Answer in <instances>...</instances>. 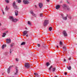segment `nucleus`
<instances>
[{
  "label": "nucleus",
  "instance_id": "1",
  "mask_svg": "<svg viewBox=\"0 0 77 77\" xmlns=\"http://www.w3.org/2000/svg\"><path fill=\"white\" fill-rule=\"evenodd\" d=\"M10 21H11L12 22L14 23H16L17 21H18L19 20L17 19H14L13 16H10L9 18Z\"/></svg>",
  "mask_w": 77,
  "mask_h": 77
},
{
  "label": "nucleus",
  "instance_id": "2",
  "mask_svg": "<svg viewBox=\"0 0 77 77\" xmlns=\"http://www.w3.org/2000/svg\"><path fill=\"white\" fill-rule=\"evenodd\" d=\"M13 7L14 9H18V7L16 5V3L15 1H14L13 3Z\"/></svg>",
  "mask_w": 77,
  "mask_h": 77
},
{
  "label": "nucleus",
  "instance_id": "3",
  "mask_svg": "<svg viewBox=\"0 0 77 77\" xmlns=\"http://www.w3.org/2000/svg\"><path fill=\"white\" fill-rule=\"evenodd\" d=\"M30 64L29 63H26L25 64V68H30Z\"/></svg>",
  "mask_w": 77,
  "mask_h": 77
},
{
  "label": "nucleus",
  "instance_id": "4",
  "mask_svg": "<svg viewBox=\"0 0 77 77\" xmlns=\"http://www.w3.org/2000/svg\"><path fill=\"white\" fill-rule=\"evenodd\" d=\"M48 23H49V21H48V20H45L43 24L44 26H46L47 24H48Z\"/></svg>",
  "mask_w": 77,
  "mask_h": 77
},
{
  "label": "nucleus",
  "instance_id": "5",
  "mask_svg": "<svg viewBox=\"0 0 77 77\" xmlns=\"http://www.w3.org/2000/svg\"><path fill=\"white\" fill-rule=\"evenodd\" d=\"M28 33V31L26 30L24 31L23 32V36H26V34H27Z\"/></svg>",
  "mask_w": 77,
  "mask_h": 77
},
{
  "label": "nucleus",
  "instance_id": "6",
  "mask_svg": "<svg viewBox=\"0 0 77 77\" xmlns=\"http://www.w3.org/2000/svg\"><path fill=\"white\" fill-rule=\"evenodd\" d=\"M23 3L25 4V5H27L29 3V1H28L27 0H24L23 1Z\"/></svg>",
  "mask_w": 77,
  "mask_h": 77
},
{
  "label": "nucleus",
  "instance_id": "7",
  "mask_svg": "<svg viewBox=\"0 0 77 77\" xmlns=\"http://www.w3.org/2000/svg\"><path fill=\"white\" fill-rule=\"evenodd\" d=\"M63 35H64V36H68V35L67 34V33L65 30L63 31Z\"/></svg>",
  "mask_w": 77,
  "mask_h": 77
},
{
  "label": "nucleus",
  "instance_id": "8",
  "mask_svg": "<svg viewBox=\"0 0 77 77\" xmlns=\"http://www.w3.org/2000/svg\"><path fill=\"white\" fill-rule=\"evenodd\" d=\"M6 41L7 42V43L8 44H9V43H11V40L10 39H6Z\"/></svg>",
  "mask_w": 77,
  "mask_h": 77
},
{
  "label": "nucleus",
  "instance_id": "9",
  "mask_svg": "<svg viewBox=\"0 0 77 77\" xmlns=\"http://www.w3.org/2000/svg\"><path fill=\"white\" fill-rule=\"evenodd\" d=\"M11 67H13V66H10L8 69V72L9 74L10 72V69L11 68Z\"/></svg>",
  "mask_w": 77,
  "mask_h": 77
},
{
  "label": "nucleus",
  "instance_id": "10",
  "mask_svg": "<svg viewBox=\"0 0 77 77\" xmlns=\"http://www.w3.org/2000/svg\"><path fill=\"white\" fill-rule=\"evenodd\" d=\"M40 8H42V6H43V4L41 3H40L38 4Z\"/></svg>",
  "mask_w": 77,
  "mask_h": 77
},
{
  "label": "nucleus",
  "instance_id": "11",
  "mask_svg": "<svg viewBox=\"0 0 77 77\" xmlns=\"http://www.w3.org/2000/svg\"><path fill=\"white\" fill-rule=\"evenodd\" d=\"M15 15L16 16H18V11H17V10L15 11Z\"/></svg>",
  "mask_w": 77,
  "mask_h": 77
},
{
  "label": "nucleus",
  "instance_id": "12",
  "mask_svg": "<svg viewBox=\"0 0 77 77\" xmlns=\"http://www.w3.org/2000/svg\"><path fill=\"white\" fill-rule=\"evenodd\" d=\"M60 6L59 5H57L56 6V9H59L60 8Z\"/></svg>",
  "mask_w": 77,
  "mask_h": 77
},
{
  "label": "nucleus",
  "instance_id": "13",
  "mask_svg": "<svg viewBox=\"0 0 77 77\" xmlns=\"http://www.w3.org/2000/svg\"><path fill=\"white\" fill-rule=\"evenodd\" d=\"M5 47H6V45H3L2 47V49H4L5 48Z\"/></svg>",
  "mask_w": 77,
  "mask_h": 77
},
{
  "label": "nucleus",
  "instance_id": "14",
  "mask_svg": "<svg viewBox=\"0 0 77 77\" xmlns=\"http://www.w3.org/2000/svg\"><path fill=\"white\" fill-rule=\"evenodd\" d=\"M63 49L64 51H66V47H65V46L63 47Z\"/></svg>",
  "mask_w": 77,
  "mask_h": 77
},
{
  "label": "nucleus",
  "instance_id": "15",
  "mask_svg": "<svg viewBox=\"0 0 77 77\" xmlns=\"http://www.w3.org/2000/svg\"><path fill=\"white\" fill-rule=\"evenodd\" d=\"M6 33H4L3 34L2 37H5V36H6Z\"/></svg>",
  "mask_w": 77,
  "mask_h": 77
},
{
  "label": "nucleus",
  "instance_id": "16",
  "mask_svg": "<svg viewBox=\"0 0 77 77\" xmlns=\"http://www.w3.org/2000/svg\"><path fill=\"white\" fill-rule=\"evenodd\" d=\"M62 18L64 20H67V17H63Z\"/></svg>",
  "mask_w": 77,
  "mask_h": 77
},
{
  "label": "nucleus",
  "instance_id": "17",
  "mask_svg": "<svg viewBox=\"0 0 77 77\" xmlns=\"http://www.w3.org/2000/svg\"><path fill=\"white\" fill-rule=\"evenodd\" d=\"M50 65V63H49V62H47L46 63V65L47 66H48Z\"/></svg>",
  "mask_w": 77,
  "mask_h": 77
},
{
  "label": "nucleus",
  "instance_id": "18",
  "mask_svg": "<svg viewBox=\"0 0 77 77\" xmlns=\"http://www.w3.org/2000/svg\"><path fill=\"white\" fill-rule=\"evenodd\" d=\"M52 68H53V66H51L50 67H49V71H51V69Z\"/></svg>",
  "mask_w": 77,
  "mask_h": 77
},
{
  "label": "nucleus",
  "instance_id": "19",
  "mask_svg": "<svg viewBox=\"0 0 77 77\" xmlns=\"http://www.w3.org/2000/svg\"><path fill=\"white\" fill-rule=\"evenodd\" d=\"M17 2L18 3H20L21 2V0H17Z\"/></svg>",
  "mask_w": 77,
  "mask_h": 77
},
{
  "label": "nucleus",
  "instance_id": "20",
  "mask_svg": "<svg viewBox=\"0 0 77 77\" xmlns=\"http://www.w3.org/2000/svg\"><path fill=\"white\" fill-rule=\"evenodd\" d=\"M52 71L53 72H54V71H56V67L53 68L52 70Z\"/></svg>",
  "mask_w": 77,
  "mask_h": 77
},
{
  "label": "nucleus",
  "instance_id": "21",
  "mask_svg": "<svg viewBox=\"0 0 77 77\" xmlns=\"http://www.w3.org/2000/svg\"><path fill=\"white\" fill-rule=\"evenodd\" d=\"M25 44H26V42H23L21 43V45H25Z\"/></svg>",
  "mask_w": 77,
  "mask_h": 77
},
{
  "label": "nucleus",
  "instance_id": "22",
  "mask_svg": "<svg viewBox=\"0 0 77 77\" xmlns=\"http://www.w3.org/2000/svg\"><path fill=\"white\" fill-rule=\"evenodd\" d=\"M8 52H5L4 53V55H5V56H8Z\"/></svg>",
  "mask_w": 77,
  "mask_h": 77
},
{
  "label": "nucleus",
  "instance_id": "23",
  "mask_svg": "<svg viewBox=\"0 0 77 77\" xmlns=\"http://www.w3.org/2000/svg\"><path fill=\"white\" fill-rule=\"evenodd\" d=\"M34 75H36V76H37V77H39V76H38V73H34Z\"/></svg>",
  "mask_w": 77,
  "mask_h": 77
},
{
  "label": "nucleus",
  "instance_id": "24",
  "mask_svg": "<svg viewBox=\"0 0 77 77\" xmlns=\"http://www.w3.org/2000/svg\"><path fill=\"white\" fill-rule=\"evenodd\" d=\"M67 68L69 70H71V66H69V67H67Z\"/></svg>",
  "mask_w": 77,
  "mask_h": 77
},
{
  "label": "nucleus",
  "instance_id": "25",
  "mask_svg": "<svg viewBox=\"0 0 77 77\" xmlns=\"http://www.w3.org/2000/svg\"><path fill=\"white\" fill-rule=\"evenodd\" d=\"M14 45V43H12L11 44V47H12Z\"/></svg>",
  "mask_w": 77,
  "mask_h": 77
},
{
  "label": "nucleus",
  "instance_id": "26",
  "mask_svg": "<svg viewBox=\"0 0 77 77\" xmlns=\"http://www.w3.org/2000/svg\"><path fill=\"white\" fill-rule=\"evenodd\" d=\"M5 2L7 3H9V0H5Z\"/></svg>",
  "mask_w": 77,
  "mask_h": 77
},
{
  "label": "nucleus",
  "instance_id": "27",
  "mask_svg": "<svg viewBox=\"0 0 77 77\" xmlns=\"http://www.w3.org/2000/svg\"><path fill=\"white\" fill-rule=\"evenodd\" d=\"M62 44H63L62 42L61 41H60V45L62 46Z\"/></svg>",
  "mask_w": 77,
  "mask_h": 77
},
{
  "label": "nucleus",
  "instance_id": "28",
  "mask_svg": "<svg viewBox=\"0 0 77 77\" xmlns=\"http://www.w3.org/2000/svg\"><path fill=\"white\" fill-rule=\"evenodd\" d=\"M16 72H17V73H18V70L17 69V67H16Z\"/></svg>",
  "mask_w": 77,
  "mask_h": 77
},
{
  "label": "nucleus",
  "instance_id": "29",
  "mask_svg": "<svg viewBox=\"0 0 77 77\" xmlns=\"http://www.w3.org/2000/svg\"><path fill=\"white\" fill-rule=\"evenodd\" d=\"M40 17H43V14L42 13L40 14Z\"/></svg>",
  "mask_w": 77,
  "mask_h": 77
},
{
  "label": "nucleus",
  "instance_id": "30",
  "mask_svg": "<svg viewBox=\"0 0 77 77\" xmlns=\"http://www.w3.org/2000/svg\"><path fill=\"white\" fill-rule=\"evenodd\" d=\"M8 9H9V8H8V7L6 6L5 8V11H8Z\"/></svg>",
  "mask_w": 77,
  "mask_h": 77
},
{
  "label": "nucleus",
  "instance_id": "31",
  "mask_svg": "<svg viewBox=\"0 0 77 77\" xmlns=\"http://www.w3.org/2000/svg\"><path fill=\"white\" fill-rule=\"evenodd\" d=\"M52 29H53V28H52V27H50L49 29V30L50 31H51V30H52Z\"/></svg>",
  "mask_w": 77,
  "mask_h": 77
},
{
  "label": "nucleus",
  "instance_id": "32",
  "mask_svg": "<svg viewBox=\"0 0 77 77\" xmlns=\"http://www.w3.org/2000/svg\"><path fill=\"white\" fill-rule=\"evenodd\" d=\"M63 8H65V7H66V5L64 4L63 6Z\"/></svg>",
  "mask_w": 77,
  "mask_h": 77
},
{
  "label": "nucleus",
  "instance_id": "33",
  "mask_svg": "<svg viewBox=\"0 0 77 77\" xmlns=\"http://www.w3.org/2000/svg\"><path fill=\"white\" fill-rule=\"evenodd\" d=\"M28 24L29 25H31V23L30 22V21H28Z\"/></svg>",
  "mask_w": 77,
  "mask_h": 77
},
{
  "label": "nucleus",
  "instance_id": "34",
  "mask_svg": "<svg viewBox=\"0 0 77 77\" xmlns=\"http://www.w3.org/2000/svg\"><path fill=\"white\" fill-rule=\"evenodd\" d=\"M30 13L31 14H33L34 13L33 12V11H32V10H31L30 11Z\"/></svg>",
  "mask_w": 77,
  "mask_h": 77
},
{
  "label": "nucleus",
  "instance_id": "35",
  "mask_svg": "<svg viewBox=\"0 0 77 77\" xmlns=\"http://www.w3.org/2000/svg\"><path fill=\"white\" fill-rule=\"evenodd\" d=\"M66 10H67V11H69V10H70V8H67Z\"/></svg>",
  "mask_w": 77,
  "mask_h": 77
},
{
  "label": "nucleus",
  "instance_id": "36",
  "mask_svg": "<svg viewBox=\"0 0 77 77\" xmlns=\"http://www.w3.org/2000/svg\"><path fill=\"white\" fill-rule=\"evenodd\" d=\"M61 16L62 18L64 17V15L63 14H62Z\"/></svg>",
  "mask_w": 77,
  "mask_h": 77
},
{
  "label": "nucleus",
  "instance_id": "37",
  "mask_svg": "<svg viewBox=\"0 0 77 77\" xmlns=\"http://www.w3.org/2000/svg\"><path fill=\"white\" fill-rule=\"evenodd\" d=\"M32 15L33 16H34V17H36V14H35L34 13L32 14Z\"/></svg>",
  "mask_w": 77,
  "mask_h": 77
},
{
  "label": "nucleus",
  "instance_id": "38",
  "mask_svg": "<svg viewBox=\"0 0 77 77\" xmlns=\"http://www.w3.org/2000/svg\"><path fill=\"white\" fill-rule=\"evenodd\" d=\"M37 45L38 47H40V45L39 44H37Z\"/></svg>",
  "mask_w": 77,
  "mask_h": 77
},
{
  "label": "nucleus",
  "instance_id": "39",
  "mask_svg": "<svg viewBox=\"0 0 77 77\" xmlns=\"http://www.w3.org/2000/svg\"><path fill=\"white\" fill-rule=\"evenodd\" d=\"M18 58H16V60L17 61V62H18Z\"/></svg>",
  "mask_w": 77,
  "mask_h": 77
},
{
  "label": "nucleus",
  "instance_id": "40",
  "mask_svg": "<svg viewBox=\"0 0 77 77\" xmlns=\"http://www.w3.org/2000/svg\"><path fill=\"white\" fill-rule=\"evenodd\" d=\"M11 51V49H10V54H11V53H12V51Z\"/></svg>",
  "mask_w": 77,
  "mask_h": 77
},
{
  "label": "nucleus",
  "instance_id": "41",
  "mask_svg": "<svg viewBox=\"0 0 77 77\" xmlns=\"http://www.w3.org/2000/svg\"><path fill=\"white\" fill-rule=\"evenodd\" d=\"M18 73H17V72H16L15 73H14V75H17V74Z\"/></svg>",
  "mask_w": 77,
  "mask_h": 77
},
{
  "label": "nucleus",
  "instance_id": "42",
  "mask_svg": "<svg viewBox=\"0 0 77 77\" xmlns=\"http://www.w3.org/2000/svg\"><path fill=\"white\" fill-rule=\"evenodd\" d=\"M66 59H64V62H66Z\"/></svg>",
  "mask_w": 77,
  "mask_h": 77
},
{
  "label": "nucleus",
  "instance_id": "43",
  "mask_svg": "<svg viewBox=\"0 0 77 77\" xmlns=\"http://www.w3.org/2000/svg\"><path fill=\"white\" fill-rule=\"evenodd\" d=\"M46 1L47 2H50V0H46Z\"/></svg>",
  "mask_w": 77,
  "mask_h": 77
},
{
  "label": "nucleus",
  "instance_id": "44",
  "mask_svg": "<svg viewBox=\"0 0 77 77\" xmlns=\"http://www.w3.org/2000/svg\"><path fill=\"white\" fill-rule=\"evenodd\" d=\"M2 11H3L2 12H3V14H5V13L4 12V11H3V10H2Z\"/></svg>",
  "mask_w": 77,
  "mask_h": 77
},
{
  "label": "nucleus",
  "instance_id": "45",
  "mask_svg": "<svg viewBox=\"0 0 77 77\" xmlns=\"http://www.w3.org/2000/svg\"><path fill=\"white\" fill-rule=\"evenodd\" d=\"M69 19H71V17L69 16Z\"/></svg>",
  "mask_w": 77,
  "mask_h": 77
},
{
  "label": "nucleus",
  "instance_id": "46",
  "mask_svg": "<svg viewBox=\"0 0 77 77\" xmlns=\"http://www.w3.org/2000/svg\"><path fill=\"white\" fill-rule=\"evenodd\" d=\"M8 32V31H7L5 32V33H7Z\"/></svg>",
  "mask_w": 77,
  "mask_h": 77
},
{
  "label": "nucleus",
  "instance_id": "47",
  "mask_svg": "<svg viewBox=\"0 0 77 77\" xmlns=\"http://www.w3.org/2000/svg\"><path fill=\"white\" fill-rule=\"evenodd\" d=\"M64 74H65V75H66L67 74V73H65Z\"/></svg>",
  "mask_w": 77,
  "mask_h": 77
},
{
  "label": "nucleus",
  "instance_id": "48",
  "mask_svg": "<svg viewBox=\"0 0 77 77\" xmlns=\"http://www.w3.org/2000/svg\"><path fill=\"white\" fill-rule=\"evenodd\" d=\"M71 58H69L68 59V60H71Z\"/></svg>",
  "mask_w": 77,
  "mask_h": 77
},
{
  "label": "nucleus",
  "instance_id": "49",
  "mask_svg": "<svg viewBox=\"0 0 77 77\" xmlns=\"http://www.w3.org/2000/svg\"><path fill=\"white\" fill-rule=\"evenodd\" d=\"M26 37H27V36H28V34H27L26 35Z\"/></svg>",
  "mask_w": 77,
  "mask_h": 77
},
{
  "label": "nucleus",
  "instance_id": "50",
  "mask_svg": "<svg viewBox=\"0 0 77 77\" xmlns=\"http://www.w3.org/2000/svg\"><path fill=\"white\" fill-rule=\"evenodd\" d=\"M25 29H26V30H27L28 29H27V28H25Z\"/></svg>",
  "mask_w": 77,
  "mask_h": 77
},
{
  "label": "nucleus",
  "instance_id": "51",
  "mask_svg": "<svg viewBox=\"0 0 77 77\" xmlns=\"http://www.w3.org/2000/svg\"><path fill=\"white\" fill-rule=\"evenodd\" d=\"M59 46H57V48H58Z\"/></svg>",
  "mask_w": 77,
  "mask_h": 77
},
{
  "label": "nucleus",
  "instance_id": "52",
  "mask_svg": "<svg viewBox=\"0 0 77 77\" xmlns=\"http://www.w3.org/2000/svg\"><path fill=\"white\" fill-rule=\"evenodd\" d=\"M35 8H37V6H36V5H35Z\"/></svg>",
  "mask_w": 77,
  "mask_h": 77
},
{
  "label": "nucleus",
  "instance_id": "53",
  "mask_svg": "<svg viewBox=\"0 0 77 77\" xmlns=\"http://www.w3.org/2000/svg\"><path fill=\"white\" fill-rule=\"evenodd\" d=\"M67 2L68 3H69V2L68 1H67Z\"/></svg>",
  "mask_w": 77,
  "mask_h": 77
},
{
  "label": "nucleus",
  "instance_id": "54",
  "mask_svg": "<svg viewBox=\"0 0 77 77\" xmlns=\"http://www.w3.org/2000/svg\"><path fill=\"white\" fill-rule=\"evenodd\" d=\"M55 77H57V76H55Z\"/></svg>",
  "mask_w": 77,
  "mask_h": 77
},
{
  "label": "nucleus",
  "instance_id": "55",
  "mask_svg": "<svg viewBox=\"0 0 77 77\" xmlns=\"http://www.w3.org/2000/svg\"><path fill=\"white\" fill-rule=\"evenodd\" d=\"M4 74L3 73H2V75H3Z\"/></svg>",
  "mask_w": 77,
  "mask_h": 77
},
{
  "label": "nucleus",
  "instance_id": "56",
  "mask_svg": "<svg viewBox=\"0 0 77 77\" xmlns=\"http://www.w3.org/2000/svg\"><path fill=\"white\" fill-rule=\"evenodd\" d=\"M0 26H1V24L0 23Z\"/></svg>",
  "mask_w": 77,
  "mask_h": 77
},
{
  "label": "nucleus",
  "instance_id": "57",
  "mask_svg": "<svg viewBox=\"0 0 77 77\" xmlns=\"http://www.w3.org/2000/svg\"><path fill=\"white\" fill-rule=\"evenodd\" d=\"M46 47V46H45V48Z\"/></svg>",
  "mask_w": 77,
  "mask_h": 77
}]
</instances>
